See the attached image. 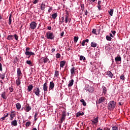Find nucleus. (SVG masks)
<instances>
[{
    "instance_id": "nucleus-1",
    "label": "nucleus",
    "mask_w": 130,
    "mask_h": 130,
    "mask_svg": "<svg viewBox=\"0 0 130 130\" xmlns=\"http://www.w3.org/2000/svg\"><path fill=\"white\" fill-rule=\"evenodd\" d=\"M62 19V23H63L65 22V24H67L68 22L70 23V15H69V12H66V15H65V20L64 17L61 18Z\"/></svg>"
},
{
    "instance_id": "nucleus-2",
    "label": "nucleus",
    "mask_w": 130,
    "mask_h": 130,
    "mask_svg": "<svg viewBox=\"0 0 130 130\" xmlns=\"http://www.w3.org/2000/svg\"><path fill=\"white\" fill-rule=\"evenodd\" d=\"M85 90L89 92V93H93L94 92V87L89 85H86L85 87Z\"/></svg>"
},
{
    "instance_id": "nucleus-3",
    "label": "nucleus",
    "mask_w": 130,
    "mask_h": 130,
    "mask_svg": "<svg viewBox=\"0 0 130 130\" xmlns=\"http://www.w3.org/2000/svg\"><path fill=\"white\" fill-rule=\"evenodd\" d=\"M116 103L114 101H110L108 104V109L110 110L113 109L115 107Z\"/></svg>"
},
{
    "instance_id": "nucleus-4",
    "label": "nucleus",
    "mask_w": 130,
    "mask_h": 130,
    "mask_svg": "<svg viewBox=\"0 0 130 130\" xmlns=\"http://www.w3.org/2000/svg\"><path fill=\"white\" fill-rule=\"evenodd\" d=\"M46 37L47 39L52 40L54 39V35H53V32H48L46 33Z\"/></svg>"
},
{
    "instance_id": "nucleus-5",
    "label": "nucleus",
    "mask_w": 130,
    "mask_h": 130,
    "mask_svg": "<svg viewBox=\"0 0 130 130\" xmlns=\"http://www.w3.org/2000/svg\"><path fill=\"white\" fill-rule=\"evenodd\" d=\"M34 93L38 96V97L40 96V89L39 87H36L33 90Z\"/></svg>"
},
{
    "instance_id": "nucleus-6",
    "label": "nucleus",
    "mask_w": 130,
    "mask_h": 130,
    "mask_svg": "<svg viewBox=\"0 0 130 130\" xmlns=\"http://www.w3.org/2000/svg\"><path fill=\"white\" fill-rule=\"evenodd\" d=\"M37 26V23L34 21H32L30 24V28L31 30H34Z\"/></svg>"
},
{
    "instance_id": "nucleus-7",
    "label": "nucleus",
    "mask_w": 130,
    "mask_h": 130,
    "mask_svg": "<svg viewBox=\"0 0 130 130\" xmlns=\"http://www.w3.org/2000/svg\"><path fill=\"white\" fill-rule=\"evenodd\" d=\"M40 61L41 63H46V62L49 61V59L47 57H42L40 59Z\"/></svg>"
},
{
    "instance_id": "nucleus-8",
    "label": "nucleus",
    "mask_w": 130,
    "mask_h": 130,
    "mask_svg": "<svg viewBox=\"0 0 130 130\" xmlns=\"http://www.w3.org/2000/svg\"><path fill=\"white\" fill-rule=\"evenodd\" d=\"M54 82L53 81L50 82L48 88L49 91H51V90H53V89L54 88Z\"/></svg>"
},
{
    "instance_id": "nucleus-9",
    "label": "nucleus",
    "mask_w": 130,
    "mask_h": 130,
    "mask_svg": "<svg viewBox=\"0 0 130 130\" xmlns=\"http://www.w3.org/2000/svg\"><path fill=\"white\" fill-rule=\"evenodd\" d=\"M48 90V86L47 85V82H46L44 84H43V90L44 92H47Z\"/></svg>"
},
{
    "instance_id": "nucleus-10",
    "label": "nucleus",
    "mask_w": 130,
    "mask_h": 130,
    "mask_svg": "<svg viewBox=\"0 0 130 130\" xmlns=\"http://www.w3.org/2000/svg\"><path fill=\"white\" fill-rule=\"evenodd\" d=\"M1 97L3 98V99H4V100H7V95L6 93V92H3L1 94Z\"/></svg>"
},
{
    "instance_id": "nucleus-11",
    "label": "nucleus",
    "mask_w": 130,
    "mask_h": 130,
    "mask_svg": "<svg viewBox=\"0 0 130 130\" xmlns=\"http://www.w3.org/2000/svg\"><path fill=\"white\" fill-rule=\"evenodd\" d=\"M22 72H21V69L20 68L17 69V76L18 78L22 77Z\"/></svg>"
},
{
    "instance_id": "nucleus-12",
    "label": "nucleus",
    "mask_w": 130,
    "mask_h": 130,
    "mask_svg": "<svg viewBox=\"0 0 130 130\" xmlns=\"http://www.w3.org/2000/svg\"><path fill=\"white\" fill-rule=\"evenodd\" d=\"M11 125H13V126H17L18 125V122L17 120H14L11 122Z\"/></svg>"
},
{
    "instance_id": "nucleus-13",
    "label": "nucleus",
    "mask_w": 130,
    "mask_h": 130,
    "mask_svg": "<svg viewBox=\"0 0 130 130\" xmlns=\"http://www.w3.org/2000/svg\"><path fill=\"white\" fill-rule=\"evenodd\" d=\"M16 85H17V86H20V85H21L20 77H18V78L16 79Z\"/></svg>"
},
{
    "instance_id": "nucleus-14",
    "label": "nucleus",
    "mask_w": 130,
    "mask_h": 130,
    "mask_svg": "<svg viewBox=\"0 0 130 130\" xmlns=\"http://www.w3.org/2000/svg\"><path fill=\"white\" fill-rule=\"evenodd\" d=\"M105 101V98L104 97H101L99 99L98 101V103L99 104L103 103V102H104Z\"/></svg>"
},
{
    "instance_id": "nucleus-15",
    "label": "nucleus",
    "mask_w": 130,
    "mask_h": 130,
    "mask_svg": "<svg viewBox=\"0 0 130 130\" xmlns=\"http://www.w3.org/2000/svg\"><path fill=\"white\" fill-rule=\"evenodd\" d=\"M25 55H35V53L29 51H25Z\"/></svg>"
},
{
    "instance_id": "nucleus-16",
    "label": "nucleus",
    "mask_w": 130,
    "mask_h": 130,
    "mask_svg": "<svg viewBox=\"0 0 130 130\" xmlns=\"http://www.w3.org/2000/svg\"><path fill=\"white\" fill-rule=\"evenodd\" d=\"M74 85V79H72L69 81V83L68 84V87H72Z\"/></svg>"
},
{
    "instance_id": "nucleus-17",
    "label": "nucleus",
    "mask_w": 130,
    "mask_h": 130,
    "mask_svg": "<svg viewBox=\"0 0 130 130\" xmlns=\"http://www.w3.org/2000/svg\"><path fill=\"white\" fill-rule=\"evenodd\" d=\"M106 75L108 76V77H110V78H112L113 77V74L110 71L107 72Z\"/></svg>"
},
{
    "instance_id": "nucleus-18",
    "label": "nucleus",
    "mask_w": 130,
    "mask_h": 130,
    "mask_svg": "<svg viewBox=\"0 0 130 130\" xmlns=\"http://www.w3.org/2000/svg\"><path fill=\"white\" fill-rule=\"evenodd\" d=\"M31 90H33V85L30 84L27 87V91L28 92H31Z\"/></svg>"
},
{
    "instance_id": "nucleus-19",
    "label": "nucleus",
    "mask_w": 130,
    "mask_h": 130,
    "mask_svg": "<svg viewBox=\"0 0 130 130\" xmlns=\"http://www.w3.org/2000/svg\"><path fill=\"white\" fill-rule=\"evenodd\" d=\"M46 7V5L44 3H42L41 5V10H42V11H44Z\"/></svg>"
},
{
    "instance_id": "nucleus-20",
    "label": "nucleus",
    "mask_w": 130,
    "mask_h": 130,
    "mask_svg": "<svg viewBox=\"0 0 130 130\" xmlns=\"http://www.w3.org/2000/svg\"><path fill=\"white\" fill-rule=\"evenodd\" d=\"M115 60L117 62V61H121V57L120 56H117L115 58Z\"/></svg>"
},
{
    "instance_id": "nucleus-21",
    "label": "nucleus",
    "mask_w": 130,
    "mask_h": 130,
    "mask_svg": "<svg viewBox=\"0 0 130 130\" xmlns=\"http://www.w3.org/2000/svg\"><path fill=\"white\" fill-rule=\"evenodd\" d=\"M102 88H103V93L104 94H106V93L107 92V89L105 86H103Z\"/></svg>"
},
{
    "instance_id": "nucleus-22",
    "label": "nucleus",
    "mask_w": 130,
    "mask_h": 130,
    "mask_svg": "<svg viewBox=\"0 0 130 130\" xmlns=\"http://www.w3.org/2000/svg\"><path fill=\"white\" fill-rule=\"evenodd\" d=\"M75 71H76L75 67H73L71 69L70 72L71 75H74L75 74Z\"/></svg>"
},
{
    "instance_id": "nucleus-23",
    "label": "nucleus",
    "mask_w": 130,
    "mask_h": 130,
    "mask_svg": "<svg viewBox=\"0 0 130 130\" xmlns=\"http://www.w3.org/2000/svg\"><path fill=\"white\" fill-rule=\"evenodd\" d=\"M66 64V62L64 61H60V68H63L64 67V65Z\"/></svg>"
},
{
    "instance_id": "nucleus-24",
    "label": "nucleus",
    "mask_w": 130,
    "mask_h": 130,
    "mask_svg": "<svg viewBox=\"0 0 130 130\" xmlns=\"http://www.w3.org/2000/svg\"><path fill=\"white\" fill-rule=\"evenodd\" d=\"M7 39L8 40H13L14 39V36L13 35H9L8 36Z\"/></svg>"
},
{
    "instance_id": "nucleus-25",
    "label": "nucleus",
    "mask_w": 130,
    "mask_h": 130,
    "mask_svg": "<svg viewBox=\"0 0 130 130\" xmlns=\"http://www.w3.org/2000/svg\"><path fill=\"white\" fill-rule=\"evenodd\" d=\"M9 25H11L12 24V14H11L9 18Z\"/></svg>"
},
{
    "instance_id": "nucleus-26",
    "label": "nucleus",
    "mask_w": 130,
    "mask_h": 130,
    "mask_svg": "<svg viewBox=\"0 0 130 130\" xmlns=\"http://www.w3.org/2000/svg\"><path fill=\"white\" fill-rule=\"evenodd\" d=\"M82 115H84V112H78L77 114H76V116L77 117H79V116H82Z\"/></svg>"
},
{
    "instance_id": "nucleus-27",
    "label": "nucleus",
    "mask_w": 130,
    "mask_h": 130,
    "mask_svg": "<svg viewBox=\"0 0 130 130\" xmlns=\"http://www.w3.org/2000/svg\"><path fill=\"white\" fill-rule=\"evenodd\" d=\"M80 102L82 103L83 106H86L87 105V104L86 103V102H85V100H84V99H81L80 100Z\"/></svg>"
},
{
    "instance_id": "nucleus-28",
    "label": "nucleus",
    "mask_w": 130,
    "mask_h": 130,
    "mask_svg": "<svg viewBox=\"0 0 130 130\" xmlns=\"http://www.w3.org/2000/svg\"><path fill=\"white\" fill-rule=\"evenodd\" d=\"M92 122L93 123H94V124L95 123H98V117H96L95 118H94L93 120H92Z\"/></svg>"
},
{
    "instance_id": "nucleus-29",
    "label": "nucleus",
    "mask_w": 130,
    "mask_h": 130,
    "mask_svg": "<svg viewBox=\"0 0 130 130\" xmlns=\"http://www.w3.org/2000/svg\"><path fill=\"white\" fill-rule=\"evenodd\" d=\"M31 108L29 106H26L25 111L26 112H29V111H30V110H31Z\"/></svg>"
},
{
    "instance_id": "nucleus-30",
    "label": "nucleus",
    "mask_w": 130,
    "mask_h": 130,
    "mask_svg": "<svg viewBox=\"0 0 130 130\" xmlns=\"http://www.w3.org/2000/svg\"><path fill=\"white\" fill-rule=\"evenodd\" d=\"M79 59L80 60H83V61H85V60H86V57H84L83 55H81Z\"/></svg>"
},
{
    "instance_id": "nucleus-31",
    "label": "nucleus",
    "mask_w": 130,
    "mask_h": 130,
    "mask_svg": "<svg viewBox=\"0 0 130 130\" xmlns=\"http://www.w3.org/2000/svg\"><path fill=\"white\" fill-rule=\"evenodd\" d=\"M113 12H114L113 9H111L108 11L109 15H111V16H112V15H113Z\"/></svg>"
},
{
    "instance_id": "nucleus-32",
    "label": "nucleus",
    "mask_w": 130,
    "mask_h": 130,
    "mask_svg": "<svg viewBox=\"0 0 130 130\" xmlns=\"http://www.w3.org/2000/svg\"><path fill=\"white\" fill-rule=\"evenodd\" d=\"M57 17V13H55L52 15V18L53 19H56V17Z\"/></svg>"
},
{
    "instance_id": "nucleus-33",
    "label": "nucleus",
    "mask_w": 130,
    "mask_h": 130,
    "mask_svg": "<svg viewBox=\"0 0 130 130\" xmlns=\"http://www.w3.org/2000/svg\"><path fill=\"white\" fill-rule=\"evenodd\" d=\"M120 80H122V81H124L125 77H124V74H122L120 76Z\"/></svg>"
},
{
    "instance_id": "nucleus-34",
    "label": "nucleus",
    "mask_w": 130,
    "mask_h": 130,
    "mask_svg": "<svg viewBox=\"0 0 130 130\" xmlns=\"http://www.w3.org/2000/svg\"><path fill=\"white\" fill-rule=\"evenodd\" d=\"M91 47H96V46H97V44L95 42H91Z\"/></svg>"
},
{
    "instance_id": "nucleus-35",
    "label": "nucleus",
    "mask_w": 130,
    "mask_h": 130,
    "mask_svg": "<svg viewBox=\"0 0 130 130\" xmlns=\"http://www.w3.org/2000/svg\"><path fill=\"white\" fill-rule=\"evenodd\" d=\"M16 108H17V109H18V110L21 109V104L20 103H17Z\"/></svg>"
},
{
    "instance_id": "nucleus-36",
    "label": "nucleus",
    "mask_w": 130,
    "mask_h": 130,
    "mask_svg": "<svg viewBox=\"0 0 130 130\" xmlns=\"http://www.w3.org/2000/svg\"><path fill=\"white\" fill-rule=\"evenodd\" d=\"M38 113L37 112H36L35 114V120L36 121V120H37L38 118Z\"/></svg>"
},
{
    "instance_id": "nucleus-37",
    "label": "nucleus",
    "mask_w": 130,
    "mask_h": 130,
    "mask_svg": "<svg viewBox=\"0 0 130 130\" xmlns=\"http://www.w3.org/2000/svg\"><path fill=\"white\" fill-rule=\"evenodd\" d=\"M87 2H88V4L89 5H91V4H93V3H95L96 2V0H88Z\"/></svg>"
},
{
    "instance_id": "nucleus-38",
    "label": "nucleus",
    "mask_w": 130,
    "mask_h": 130,
    "mask_svg": "<svg viewBox=\"0 0 130 130\" xmlns=\"http://www.w3.org/2000/svg\"><path fill=\"white\" fill-rule=\"evenodd\" d=\"M59 75V72H58V71H56L55 72V74H54L55 77H56L57 78Z\"/></svg>"
},
{
    "instance_id": "nucleus-39",
    "label": "nucleus",
    "mask_w": 130,
    "mask_h": 130,
    "mask_svg": "<svg viewBox=\"0 0 130 130\" xmlns=\"http://www.w3.org/2000/svg\"><path fill=\"white\" fill-rule=\"evenodd\" d=\"M106 39L107 40H108V41H111V40L112 39V38H111V37H110L109 36H107Z\"/></svg>"
},
{
    "instance_id": "nucleus-40",
    "label": "nucleus",
    "mask_w": 130,
    "mask_h": 130,
    "mask_svg": "<svg viewBox=\"0 0 130 130\" xmlns=\"http://www.w3.org/2000/svg\"><path fill=\"white\" fill-rule=\"evenodd\" d=\"M78 40H79V37H74V42H78Z\"/></svg>"
},
{
    "instance_id": "nucleus-41",
    "label": "nucleus",
    "mask_w": 130,
    "mask_h": 130,
    "mask_svg": "<svg viewBox=\"0 0 130 130\" xmlns=\"http://www.w3.org/2000/svg\"><path fill=\"white\" fill-rule=\"evenodd\" d=\"M26 62L27 64H29V66H31V64H32V62H31V60H27Z\"/></svg>"
},
{
    "instance_id": "nucleus-42",
    "label": "nucleus",
    "mask_w": 130,
    "mask_h": 130,
    "mask_svg": "<svg viewBox=\"0 0 130 130\" xmlns=\"http://www.w3.org/2000/svg\"><path fill=\"white\" fill-rule=\"evenodd\" d=\"M14 37L15 38V40L18 41L19 39V36H18L17 35H14Z\"/></svg>"
},
{
    "instance_id": "nucleus-43",
    "label": "nucleus",
    "mask_w": 130,
    "mask_h": 130,
    "mask_svg": "<svg viewBox=\"0 0 130 130\" xmlns=\"http://www.w3.org/2000/svg\"><path fill=\"white\" fill-rule=\"evenodd\" d=\"M0 78L2 79V80H4V79H5V74H0Z\"/></svg>"
},
{
    "instance_id": "nucleus-44",
    "label": "nucleus",
    "mask_w": 130,
    "mask_h": 130,
    "mask_svg": "<svg viewBox=\"0 0 130 130\" xmlns=\"http://www.w3.org/2000/svg\"><path fill=\"white\" fill-rule=\"evenodd\" d=\"M31 124V122H26L25 125L26 126L28 127V126H30V125Z\"/></svg>"
},
{
    "instance_id": "nucleus-45",
    "label": "nucleus",
    "mask_w": 130,
    "mask_h": 130,
    "mask_svg": "<svg viewBox=\"0 0 130 130\" xmlns=\"http://www.w3.org/2000/svg\"><path fill=\"white\" fill-rule=\"evenodd\" d=\"M14 119V115L11 114H10V120H13Z\"/></svg>"
},
{
    "instance_id": "nucleus-46",
    "label": "nucleus",
    "mask_w": 130,
    "mask_h": 130,
    "mask_svg": "<svg viewBox=\"0 0 130 130\" xmlns=\"http://www.w3.org/2000/svg\"><path fill=\"white\" fill-rule=\"evenodd\" d=\"M56 58H59V57H60V54L57 53L56 54Z\"/></svg>"
},
{
    "instance_id": "nucleus-47",
    "label": "nucleus",
    "mask_w": 130,
    "mask_h": 130,
    "mask_svg": "<svg viewBox=\"0 0 130 130\" xmlns=\"http://www.w3.org/2000/svg\"><path fill=\"white\" fill-rule=\"evenodd\" d=\"M112 130H118V128L116 126H113Z\"/></svg>"
},
{
    "instance_id": "nucleus-48",
    "label": "nucleus",
    "mask_w": 130,
    "mask_h": 130,
    "mask_svg": "<svg viewBox=\"0 0 130 130\" xmlns=\"http://www.w3.org/2000/svg\"><path fill=\"white\" fill-rule=\"evenodd\" d=\"M64 119H66V117H61V122H62V121H63V120H64Z\"/></svg>"
},
{
    "instance_id": "nucleus-49",
    "label": "nucleus",
    "mask_w": 130,
    "mask_h": 130,
    "mask_svg": "<svg viewBox=\"0 0 130 130\" xmlns=\"http://www.w3.org/2000/svg\"><path fill=\"white\" fill-rule=\"evenodd\" d=\"M92 33H93V34H96V29H93L92 31Z\"/></svg>"
},
{
    "instance_id": "nucleus-50",
    "label": "nucleus",
    "mask_w": 130,
    "mask_h": 130,
    "mask_svg": "<svg viewBox=\"0 0 130 130\" xmlns=\"http://www.w3.org/2000/svg\"><path fill=\"white\" fill-rule=\"evenodd\" d=\"M51 11H52V8L50 7V8H49V9H48V13H50V12H51Z\"/></svg>"
},
{
    "instance_id": "nucleus-51",
    "label": "nucleus",
    "mask_w": 130,
    "mask_h": 130,
    "mask_svg": "<svg viewBox=\"0 0 130 130\" xmlns=\"http://www.w3.org/2000/svg\"><path fill=\"white\" fill-rule=\"evenodd\" d=\"M0 71L1 72H3V67L2 64L0 63Z\"/></svg>"
},
{
    "instance_id": "nucleus-52",
    "label": "nucleus",
    "mask_w": 130,
    "mask_h": 130,
    "mask_svg": "<svg viewBox=\"0 0 130 130\" xmlns=\"http://www.w3.org/2000/svg\"><path fill=\"white\" fill-rule=\"evenodd\" d=\"M38 3V0H35V2H33V4H34V5H36V4H37Z\"/></svg>"
},
{
    "instance_id": "nucleus-53",
    "label": "nucleus",
    "mask_w": 130,
    "mask_h": 130,
    "mask_svg": "<svg viewBox=\"0 0 130 130\" xmlns=\"http://www.w3.org/2000/svg\"><path fill=\"white\" fill-rule=\"evenodd\" d=\"M5 119H6V118L4 117H2V118L0 119V120H1V121H3L5 120Z\"/></svg>"
},
{
    "instance_id": "nucleus-54",
    "label": "nucleus",
    "mask_w": 130,
    "mask_h": 130,
    "mask_svg": "<svg viewBox=\"0 0 130 130\" xmlns=\"http://www.w3.org/2000/svg\"><path fill=\"white\" fill-rule=\"evenodd\" d=\"M97 7L98 8L99 11H100V10H101V5H98Z\"/></svg>"
},
{
    "instance_id": "nucleus-55",
    "label": "nucleus",
    "mask_w": 130,
    "mask_h": 130,
    "mask_svg": "<svg viewBox=\"0 0 130 130\" xmlns=\"http://www.w3.org/2000/svg\"><path fill=\"white\" fill-rule=\"evenodd\" d=\"M85 43H86V42L83 40L82 43V46H85Z\"/></svg>"
},
{
    "instance_id": "nucleus-56",
    "label": "nucleus",
    "mask_w": 130,
    "mask_h": 130,
    "mask_svg": "<svg viewBox=\"0 0 130 130\" xmlns=\"http://www.w3.org/2000/svg\"><path fill=\"white\" fill-rule=\"evenodd\" d=\"M14 89H13V88L10 87L9 88V90L11 92H13Z\"/></svg>"
},
{
    "instance_id": "nucleus-57",
    "label": "nucleus",
    "mask_w": 130,
    "mask_h": 130,
    "mask_svg": "<svg viewBox=\"0 0 130 130\" xmlns=\"http://www.w3.org/2000/svg\"><path fill=\"white\" fill-rule=\"evenodd\" d=\"M63 34H64V32L63 31L60 33V36L62 37L63 36Z\"/></svg>"
},
{
    "instance_id": "nucleus-58",
    "label": "nucleus",
    "mask_w": 130,
    "mask_h": 130,
    "mask_svg": "<svg viewBox=\"0 0 130 130\" xmlns=\"http://www.w3.org/2000/svg\"><path fill=\"white\" fill-rule=\"evenodd\" d=\"M112 33L113 35H114V36H115V33H116V31H115V30H113L112 31Z\"/></svg>"
},
{
    "instance_id": "nucleus-59",
    "label": "nucleus",
    "mask_w": 130,
    "mask_h": 130,
    "mask_svg": "<svg viewBox=\"0 0 130 130\" xmlns=\"http://www.w3.org/2000/svg\"><path fill=\"white\" fill-rule=\"evenodd\" d=\"M81 9H82V11H84V9H85L84 8V5H81Z\"/></svg>"
},
{
    "instance_id": "nucleus-60",
    "label": "nucleus",
    "mask_w": 130,
    "mask_h": 130,
    "mask_svg": "<svg viewBox=\"0 0 130 130\" xmlns=\"http://www.w3.org/2000/svg\"><path fill=\"white\" fill-rule=\"evenodd\" d=\"M51 51H52V52L53 53V52H54L55 51V49L52 48V49H51Z\"/></svg>"
},
{
    "instance_id": "nucleus-61",
    "label": "nucleus",
    "mask_w": 130,
    "mask_h": 130,
    "mask_svg": "<svg viewBox=\"0 0 130 130\" xmlns=\"http://www.w3.org/2000/svg\"><path fill=\"white\" fill-rule=\"evenodd\" d=\"M66 113L63 112V113H62V116H63V117H66Z\"/></svg>"
},
{
    "instance_id": "nucleus-62",
    "label": "nucleus",
    "mask_w": 130,
    "mask_h": 130,
    "mask_svg": "<svg viewBox=\"0 0 130 130\" xmlns=\"http://www.w3.org/2000/svg\"><path fill=\"white\" fill-rule=\"evenodd\" d=\"M30 50V48H26L25 49V51H29Z\"/></svg>"
},
{
    "instance_id": "nucleus-63",
    "label": "nucleus",
    "mask_w": 130,
    "mask_h": 130,
    "mask_svg": "<svg viewBox=\"0 0 130 130\" xmlns=\"http://www.w3.org/2000/svg\"><path fill=\"white\" fill-rule=\"evenodd\" d=\"M98 5H101V1H99L98 3Z\"/></svg>"
},
{
    "instance_id": "nucleus-64",
    "label": "nucleus",
    "mask_w": 130,
    "mask_h": 130,
    "mask_svg": "<svg viewBox=\"0 0 130 130\" xmlns=\"http://www.w3.org/2000/svg\"><path fill=\"white\" fill-rule=\"evenodd\" d=\"M104 130H110V128L107 127V128H105Z\"/></svg>"
}]
</instances>
